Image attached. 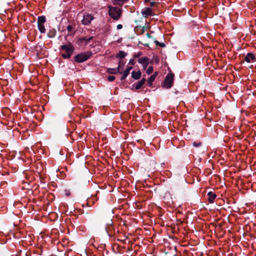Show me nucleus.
I'll return each instance as SVG.
<instances>
[{"label":"nucleus","mask_w":256,"mask_h":256,"mask_svg":"<svg viewBox=\"0 0 256 256\" xmlns=\"http://www.w3.org/2000/svg\"><path fill=\"white\" fill-rule=\"evenodd\" d=\"M108 14L114 20H118L122 15V10L118 7L108 6Z\"/></svg>","instance_id":"f257e3e1"},{"label":"nucleus","mask_w":256,"mask_h":256,"mask_svg":"<svg viewBox=\"0 0 256 256\" xmlns=\"http://www.w3.org/2000/svg\"><path fill=\"white\" fill-rule=\"evenodd\" d=\"M60 48L65 52L64 54H62V56L64 58H70L74 50V46L70 43L61 46Z\"/></svg>","instance_id":"f03ea898"},{"label":"nucleus","mask_w":256,"mask_h":256,"mask_svg":"<svg viewBox=\"0 0 256 256\" xmlns=\"http://www.w3.org/2000/svg\"><path fill=\"white\" fill-rule=\"evenodd\" d=\"M91 56V54L88 52L80 53L74 56V61L78 63L82 62L88 60Z\"/></svg>","instance_id":"7ed1b4c3"},{"label":"nucleus","mask_w":256,"mask_h":256,"mask_svg":"<svg viewBox=\"0 0 256 256\" xmlns=\"http://www.w3.org/2000/svg\"><path fill=\"white\" fill-rule=\"evenodd\" d=\"M174 75L172 74H168L165 79L164 86L166 88H170L172 86V83L173 82Z\"/></svg>","instance_id":"20e7f679"},{"label":"nucleus","mask_w":256,"mask_h":256,"mask_svg":"<svg viewBox=\"0 0 256 256\" xmlns=\"http://www.w3.org/2000/svg\"><path fill=\"white\" fill-rule=\"evenodd\" d=\"M82 17L83 18L81 22L82 24L85 25L90 24L91 21L94 19L93 16L88 13L84 14Z\"/></svg>","instance_id":"39448f33"},{"label":"nucleus","mask_w":256,"mask_h":256,"mask_svg":"<svg viewBox=\"0 0 256 256\" xmlns=\"http://www.w3.org/2000/svg\"><path fill=\"white\" fill-rule=\"evenodd\" d=\"M244 60L247 62H252L256 61V58L252 53H248L244 57Z\"/></svg>","instance_id":"423d86ee"},{"label":"nucleus","mask_w":256,"mask_h":256,"mask_svg":"<svg viewBox=\"0 0 256 256\" xmlns=\"http://www.w3.org/2000/svg\"><path fill=\"white\" fill-rule=\"evenodd\" d=\"M141 12L142 16L146 18L148 16L152 15V9L150 8H144L142 10Z\"/></svg>","instance_id":"0eeeda50"},{"label":"nucleus","mask_w":256,"mask_h":256,"mask_svg":"<svg viewBox=\"0 0 256 256\" xmlns=\"http://www.w3.org/2000/svg\"><path fill=\"white\" fill-rule=\"evenodd\" d=\"M138 62L144 65V67L145 68L149 63V59L146 57H142L138 58Z\"/></svg>","instance_id":"6e6552de"},{"label":"nucleus","mask_w":256,"mask_h":256,"mask_svg":"<svg viewBox=\"0 0 256 256\" xmlns=\"http://www.w3.org/2000/svg\"><path fill=\"white\" fill-rule=\"evenodd\" d=\"M132 68V66L128 67L123 72H122V76L121 77V80H124L126 79V76L129 74L130 70Z\"/></svg>","instance_id":"1a4fd4ad"},{"label":"nucleus","mask_w":256,"mask_h":256,"mask_svg":"<svg viewBox=\"0 0 256 256\" xmlns=\"http://www.w3.org/2000/svg\"><path fill=\"white\" fill-rule=\"evenodd\" d=\"M208 200L210 203H213L214 200L216 198V194L212 192H210L208 194Z\"/></svg>","instance_id":"9d476101"},{"label":"nucleus","mask_w":256,"mask_h":256,"mask_svg":"<svg viewBox=\"0 0 256 256\" xmlns=\"http://www.w3.org/2000/svg\"><path fill=\"white\" fill-rule=\"evenodd\" d=\"M146 81V79L142 78L140 82L134 84V86L136 90L140 89L144 84Z\"/></svg>","instance_id":"9b49d317"},{"label":"nucleus","mask_w":256,"mask_h":256,"mask_svg":"<svg viewBox=\"0 0 256 256\" xmlns=\"http://www.w3.org/2000/svg\"><path fill=\"white\" fill-rule=\"evenodd\" d=\"M120 62H119L118 66L117 69L110 68L109 70H108V72L110 74H116L117 73L121 74L122 72L120 71Z\"/></svg>","instance_id":"f8f14e48"},{"label":"nucleus","mask_w":256,"mask_h":256,"mask_svg":"<svg viewBox=\"0 0 256 256\" xmlns=\"http://www.w3.org/2000/svg\"><path fill=\"white\" fill-rule=\"evenodd\" d=\"M142 76V73L140 70L138 72L133 71L132 72V77L134 80L139 79Z\"/></svg>","instance_id":"ddd939ff"},{"label":"nucleus","mask_w":256,"mask_h":256,"mask_svg":"<svg viewBox=\"0 0 256 256\" xmlns=\"http://www.w3.org/2000/svg\"><path fill=\"white\" fill-rule=\"evenodd\" d=\"M56 34V30L54 29L50 30L47 34L49 38H52L55 36Z\"/></svg>","instance_id":"4468645a"},{"label":"nucleus","mask_w":256,"mask_h":256,"mask_svg":"<svg viewBox=\"0 0 256 256\" xmlns=\"http://www.w3.org/2000/svg\"><path fill=\"white\" fill-rule=\"evenodd\" d=\"M46 18L44 16H41L38 18V24H44L46 22Z\"/></svg>","instance_id":"2eb2a0df"},{"label":"nucleus","mask_w":256,"mask_h":256,"mask_svg":"<svg viewBox=\"0 0 256 256\" xmlns=\"http://www.w3.org/2000/svg\"><path fill=\"white\" fill-rule=\"evenodd\" d=\"M126 54L123 51H120L119 52L116 54V57L122 59L126 56Z\"/></svg>","instance_id":"dca6fc26"},{"label":"nucleus","mask_w":256,"mask_h":256,"mask_svg":"<svg viewBox=\"0 0 256 256\" xmlns=\"http://www.w3.org/2000/svg\"><path fill=\"white\" fill-rule=\"evenodd\" d=\"M38 28L40 32L42 34H44L46 32V29L44 28V24H38Z\"/></svg>","instance_id":"f3484780"},{"label":"nucleus","mask_w":256,"mask_h":256,"mask_svg":"<svg viewBox=\"0 0 256 256\" xmlns=\"http://www.w3.org/2000/svg\"><path fill=\"white\" fill-rule=\"evenodd\" d=\"M155 80L154 76H151L148 80V83L149 86L152 85L153 81Z\"/></svg>","instance_id":"a211bd4d"},{"label":"nucleus","mask_w":256,"mask_h":256,"mask_svg":"<svg viewBox=\"0 0 256 256\" xmlns=\"http://www.w3.org/2000/svg\"><path fill=\"white\" fill-rule=\"evenodd\" d=\"M116 4L120 6H122V4L126 1V0H114Z\"/></svg>","instance_id":"6ab92c4d"},{"label":"nucleus","mask_w":256,"mask_h":256,"mask_svg":"<svg viewBox=\"0 0 256 256\" xmlns=\"http://www.w3.org/2000/svg\"><path fill=\"white\" fill-rule=\"evenodd\" d=\"M152 71H153V68L152 66H150V67H148V70H146V73L148 74H150L152 72Z\"/></svg>","instance_id":"aec40b11"},{"label":"nucleus","mask_w":256,"mask_h":256,"mask_svg":"<svg viewBox=\"0 0 256 256\" xmlns=\"http://www.w3.org/2000/svg\"><path fill=\"white\" fill-rule=\"evenodd\" d=\"M108 79L110 82H112L114 80L115 77L113 76H109Z\"/></svg>","instance_id":"412c9836"},{"label":"nucleus","mask_w":256,"mask_h":256,"mask_svg":"<svg viewBox=\"0 0 256 256\" xmlns=\"http://www.w3.org/2000/svg\"><path fill=\"white\" fill-rule=\"evenodd\" d=\"M193 145L194 146L198 147V146H200L201 145V143L200 142L197 143V142H194L193 143Z\"/></svg>","instance_id":"4be33fe9"},{"label":"nucleus","mask_w":256,"mask_h":256,"mask_svg":"<svg viewBox=\"0 0 256 256\" xmlns=\"http://www.w3.org/2000/svg\"><path fill=\"white\" fill-rule=\"evenodd\" d=\"M67 29L68 32H71L72 30V26L68 25L67 26Z\"/></svg>","instance_id":"5701e85b"},{"label":"nucleus","mask_w":256,"mask_h":256,"mask_svg":"<svg viewBox=\"0 0 256 256\" xmlns=\"http://www.w3.org/2000/svg\"><path fill=\"white\" fill-rule=\"evenodd\" d=\"M120 62H121L120 70H122L124 68L123 66L124 65V64L122 62V60H120Z\"/></svg>","instance_id":"b1692460"},{"label":"nucleus","mask_w":256,"mask_h":256,"mask_svg":"<svg viewBox=\"0 0 256 256\" xmlns=\"http://www.w3.org/2000/svg\"><path fill=\"white\" fill-rule=\"evenodd\" d=\"M122 28V26L120 24H119L117 26V28L118 30H120V29Z\"/></svg>","instance_id":"393cba45"},{"label":"nucleus","mask_w":256,"mask_h":256,"mask_svg":"<svg viewBox=\"0 0 256 256\" xmlns=\"http://www.w3.org/2000/svg\"><path fill=\"white\" fill-rule=\"evenodd\" d=\"M130 63L132 64H134V60H130Z\"/></svg>","instance_id":"a878e982"},{"label":"nucleus","mask_w":256,"mask_h":256,"mask_svg":"<svg viewBox=\"0 0 256 256\" xmlns=\"http://www.w3.org/2000/svg\"><path fill=\"white\" fill-rule=\"evenodd\" d=\"M158 74V73L157 72H155L154 74H152V76H154V78H156V76Z\"/></svg>","instance_id":"bb28decb"},{"label":"nucleus","mask_w":256,"mask_h":256,"mask_svg":"<svg viewBox=\"0 0 256 256\" xmlns=\"http://www.w3.org/2000/svg\"><path fill=\"white\" fill-rule=\"evenodd\" d=\"M160 46H161V47H164L165 46V44L163 43L162 44H160Z\"/></svg>","instance_id":"cd10ccee"},{"label":"nucleus","mask_w":256,"mask_h":256,"mask_svg":"<svg viewBox=\"0 0 256 256\" xmlns=\"http://www.w3.org/2000/svg\"><path fill=\"white\" fill-rule=\"evenodd\" d=\"M156 45H158V44L160 45V43H159L158 41H156Z\"/></svg>","instance_id":"c85d7f7f"}]
</instances>
